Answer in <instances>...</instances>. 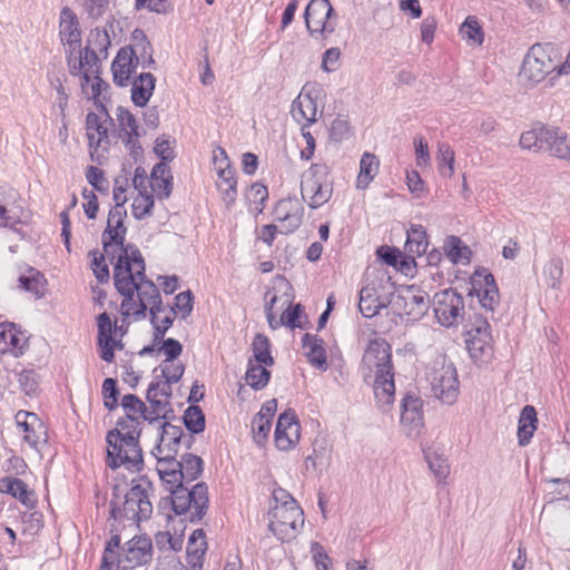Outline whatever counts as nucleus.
<instances>
[{
	"label": "nucleus",
	"mask_w": 570,
	"mask_h": 570,
	"mask_svg": "<svg viewBox=\"0 0 570 570\" xmlns=\"http://www.w3.org/2000/svg\"><path fill=\"white\" fill-rule=\"evenodd\" d=\"M116 119L118 122V137L125 145L127 151L134 161H138L144 154L139 141L140 132L136 117L126 108L118 107L116 110Z\"/></svg>",
	"instance_id": "nucleus-14"
},
{
	"label": "nucleus",
	"mask_w": 570,
	"mask_h": 570,
	"mask_svg": "<svg viewBox=\"0 0 570 570\" xmlns=\"http://www.w3.org/2000/svg\"><path fill=\"white\" fill-rule=\"evenodd\" d=\"M171 494L173 510L178 515H185V520L197 522L203 519L208 508V489L203 482L189 489L186 484L179 487L165 484Z\"/></svg>",
	"instance_id": "nucleus-5"
},
{
	"label": "nucleus",
	"mask_w": 570,
	"mask_h": 570,
	"mask_svg": "<svg viewBox=\"0 0 570 570\" xmlns=\"http://www.w3.org/2000/svg\"><path fill=\"white\" fill-rule=\"evenodd\" d=\"M333 194V180L330 167L325 164H313L301 178V195L304 202L313 208L326 204Z\"/></svg>",
	"instance_id": "nucleus-7"
},
{
	"label": "nucleus",
	"mask_w": 570,
	"mask_h": 570,
	"mask_svg": "<svg viewBox=\"0 0 570 570\" xmlns=\"http://www.w3.org/2000/svg\"><path fill=\"white\" fill-rule=\"evenodd\" d=\"M149 313L150 321L155 330V341L160 340L164 337L168 328L173 325V322L176 316L175 309L165 306L163 305V303H160L159 305H154L153 307H150Z\"/></svg>",
	"instance_id": "nucleus-33"
},
{
	"label": "nucleus",
	"mask_w": 570,
	"mask_h": 570,
	"mask_svg": "<svg viewBox=\"0 0 570 570\" xmlns=\"http://www.w3.org/2000/svg\"><path fill=\"white\" fill-rule=\"evenodd\" d=\"M380 160L372 153H364L360 161V173L356 178V187L365 189L379 173Z\"/></svg>",
	"instance_id": "nucleus-37"
},
{
	"label": "nucleus",
	"mask_w": 570,
	"mask_h": 570,
	"mask_svg": "<svg viewBox=\"0 0 570 570\" xmlns=\"http://www.w3.org/2000/svg\"><path fill=\"white\" fill-rule=\"evenodd\" d=\"M141 432L132 426H115L106 434V465L111 470L125 468L129 472L144 469L142 449L139 443Z\"/></svg>",
	"instance_id": "nucleus-3"
},
{
	"label": "nucleus",
	"mask_w": 570,
	"mask_h": 570,
	"mask_svg": "<svg viewBox=\"0 0 570 570\" xmlns=\"http://www.w3.org/2000/svg\"><path fill=\"white\" fill-rule=\"evenodd\" d=\"M177 453L178 452L174 451L171 448H166L158 443L151 450V454L157 461L156 471L164 484L168 478L175 479L177 476V472L175 471V469L179 466V461L176 460Z\"/></svg>",
	"instance_id": "nucleus-27"
},
{
	"label": "nucleus",
	"mask_w": 570,
	"mask_h": 570,
	"mask_svg": "<svg viewBox=\"0 0 570 570\" xmlns=\"http://www.w3.org/2000/svg\"><path fill=\"white\" fill-rule=\"evenodd\" d=\"M459 31L461 37L471 45L481 46L484 41L482 27L475 16H468Z\"/></svg>",
	"instance_id": "nucleus-44"
},
{
	"label": "nucleus",
	"mask_w": 570,
	"mask_h": 570,
	"mask_svg": "<svg viewBox=\"0 0 570 570\" xmlns=\"http://www.w3.org/2000/svg\"><path fill=\"white\" fill-rule=\"evenodd\" d=\"M89 255L92 257L91 269L99 283H107L109 281L110 274L109 268L106 263V253H99L97 249L90 250Z\"/></svg>",
	"instance_id": "nucleus-54"
},
{
	"label": "nucleus",
	"mask_w": 570,
	"mask_h": 570,
	"mask_svg": "<svg viewBox=\"0 0 570 570\" xmlns=\"http://www.w3.org/2000/svg\"><path fill=\"white\" fill-rule=\"evenodd\" d=\"M299 423L294 410L283 412L275 428V445L282 451L292 449L299 440Z\"/></svg>",
	"instance_id": "nucleus-22"
},
{
	"label": "nucleus",
	"mask_w": 570,
	"mask_h": 570,
	"mask_svg": "<svg viewBox=\"0 0 570 570\" xmlns=\"http://www.w3.org/2000/svg\"><path fill=\"white\" fill-rule=\"evenodd\" d=\"M553 68L551 59L543 49L540 46H533L523 59L519 77L528 85L539 83Z\"/></svg>",
	"instance_id": "nucleus-15"
},
{
	"label": "nucleus",
	"mask_w": 570,
	"mask_h": 570,
	"mask_svg": "<svg viewBox=\"0 0 570 570\" xmlns=\"http://www.w3.org/2000/svg\"><path fill=\"white\" fill-rule=\"evenodd\" d=\"M537 411L532 405H525L520 413L518 422V443L525 446L530 443L534 431L537 430Z\"/></svg>",
	"instance_id": "nucleus-34"
},
{
	"label": "nucleus",
	"mask_w": 570,
	"mask_h": 570,
	"mask_svg": "<svg viewBox=\"0 0 570 570\" xmlns=\"http://www.w3.org/2000/svg\"><path fill=\"white\" fill-rule=\"evenodd\" d=\"M148 489L149 485H132L125 495L122 508H111V518L115 520L126 519L134 523L148 520L153 513Z\"/></svg>",
	"instance_id": "nucleus-9"
},
{
	"label": "nucleus",
	"mask_w": 570,
	"mask_h": 570,
	"mask_svg": "<svg viewBox=\"0 0 570 570\" xmlns=\"http://www.w3.org/2000/svg\"><path fill=\"white\" fill-rule=\"evenodd\" d=\"M97 341L100 347V357L105 362L111 363L115 358V348H122L120 340L117 341L112 337V334L116 333V324L112 323L109 315L104 312L97 317Z\"/></svg>",
	"instance_id": "nucleus-24"
},
{
	"label": "nucleus",
	"mask_w": 570,
	"mask_h": 570,
	"mask_svg": "<svg viewBox=\"0 0 570 570\" xmlns=\"http://www.w3.org/2000/svg\"><path fill=\"white\" fill-rule=\"evenodd\" d=\"M426 380L435 399L452 405L460 393V383L455 366L444 358L435 361L426 373Z\"/></svg>",
	"instance_id": "nucleus-8"
},
{
	"label": "nucleus",
	"mask_w": 570,
	"mask_h": 570,
	"mask_svg": "<svg viewBox=\"0 0 570 570\" xmlns=\"http://www.w3.org/2000/svg\"><path fill=\"white\" fill-rule=\"evenodd\" d=\"M466 348L471 358L479 364H487L493 356L490 325L482 320L468 331Z\"/></svg>",
	"instance_id": "nucleus-16"
},
{
	"label": "nucleus",
	"mask_w": 570,
	"mask_h": 570,
	"mask_svg": "<svg viewBox=\"0 0 570 570\" xmlns=\"http://www.w3.org/2000/svg\"><path fill=\"white\" fill-rule=\"evenodd\" d=\"M320 89L304 87L294 99L291 108L293 119L302 127H309L318 119L317 98Z\"/></svg>",
	"instance_id": "nucleus-17"
},
{
	"label": "nucleus",
	"mask_w": 570,
	"mask_h": 570,
	"mask_svg": "<svg viewBox=\"0 0 570 570\" xmlns=\"http://www.w3.org/2000/svg\"><path fill=\"white\" fill-rule=\"evenodd\" d=\"M154 204V196L150 193H142L140 190V194L132 202V215L137 219H144L151 214Z\"/></svg>",
	"instance_id": "nucleus-52"
},
{
	"label": "nucleus",
	"mask_w": 570,
	"mask_h": 570,
	"mask_svg": "<svg viewBox=\"0 0 570 570\" xmlns=\"http://www.w3.org/2000/svg\"><path fill=\"white\" fill-rule=\"evenodd\" d=\"M386 306L385 299L377 295L376 288L371 285L363 286L360 291L358 309L366 318H371Z\"/></svg>",
	"instance_id": "nucleus-32"
},
{
	"label": "nucleus",
	"mask_w": 570,
	"mask_h": 570,
	"mask_svg": "<svg viewBox=\"0 0 570 570\" xmlns=\"http://www.w3.org/2000/svg\"><path fill=\"white\" fill-rule=\"evenodd\" d=\"M77 52L85 68L81 81V86L85 87L90 82L91 75L99 72V59L96 51L89 47H86L83 50L79 49Z\"/></svg>",
	"instance_id": "nucleus-46"
},
{
	"label": "nucleus",
	"mask_w": 570,
	"mask_h": 570,
	"mask_svg": "<svg viewBox=\"0 0 570 570\" xmlns=\"http://www.w3.org/2000/svg\"><path fill=\"white\" fill-rule=\"evenodd\" d=\"M436 159L441 174L448 177H452L454 174L455 155L454 150L450 147L449 144H439Z\"/></svg>",
	"instance_id": "nucleus-49"
},
{
	"label": "nucleus",
	"mask_w": 570,
	"mask_h": 570,
	"mask_svg": "<svg viewBox=\"0 0 570 570\" xmlns=\"http://www.w3.org/2000/svg\"><path fill=\"white\" fill-rule=\"evenodd\" d=\"M156 570H186L179 559L173 553H164L157 560Z\"/></svg>",
	"instance_id": "nucleus-64"
},
{
	"label": "nucleus",
	"mask_w": 570,
	"mask_h": 570,
	"mask_svg": "<svg viewBox=\"0 0 570 570\" xmlns=\"http://www.w3.org/2000/svg\"><path fill=\"white\" fill-rule=\"evenodd\" d=\"M302 344L309 363L318 370H326L327 358L323 340L306 333L302 338Z\"/></svg>",
	"instance_id": "nucleus-31"
},
{
	"label": "nucleus",
	"mask_w": 570,
	"mask_h": 570,
	"mask_svg": "<svg viewBox=\"0 0 570 570\" xmlns=\"http://www.w3.org/2000/svg\"><path fill=\"white\" fill-rule=\"evenodd\" d=\"M220 155L223 156V159L220 163L225 164V166H219L217 174H218V183L217 187L222 193V197L225 203L232 204L235 200L236 196V178L234 170L232 169L229 163L226 159V153L220 149Z\"/></svg>",
	"instance_id": "nucleus-30"
},
{
	"label": "nucleus",
	"mask_w": 570,
	"mask_h": 570,
	"mask_svg": "<svg viewBox=\"0 0 570 570\" xmlns=\"http://www.w3.org/2000/svg\"><path fill=\"white\" fill-rule=\"evenodd\" d=\"M120 550V537L118 534L111 535L106 543L99 570H110V566L116 562Z\"/></svg>",
	"instance_id": "nucleus-51"
},
{
	"label": "nucleus",
	"mask_w": 570,
	"mask_h": 570,
	"mask_svg": "<svg viewBox=\"0 0 570 570\" xmlns=\"http://www.w3.org/2000/svg\"><path fill=\"white\" fill-rule=\"evenodd\" d=\"M155 544L158 549L165 550V553H169L181 548V540L173 538L169 532H157L155 534Z\"/></svg>",
	"instance_id": "nucleus-59"
},
{
	"label": "nucleus",
	"mask_w": 570,
	"mask_h": 570,
	"mask_svg": "<svg viewBox=\"0 0 570 570\" xmlns=\"http://www.w3.org/2000/svg\"><path fill=\"white\" fill-rule=\"evenodd\" d=\"M119 391L115 379H106L102 383L104 405L108 411H114L118 406Z\"/></svg>",
	"instance_id": "nucleus-56"
},
{
	"label": "nucleus",
	"mask_w": 570,
	"mask_h": 570,
	"mask_svg": "<svg viewBox=\"0 0 570 570\" xmlns=\"http://www.w3.org/2000/svg\"><path fill=\"white\" fill-rule=\"evenodd\" d=\"M134 35L136 45L121 48L111 65L114 82L119 87L128 86L131 75L137 68L139 57L142 59V67H148L155 62L151 57V46L142 31L136 30Z\"/></svg>",
	"instance_id": "nucleus-4"
},
{
	"label": "nucleus",
	"mask_w": 570,
	"mask_h": 570,
	"mask_svg": "<svg viewBox=\"0 0 570 570\" xmlns=\"http://www.w3.org/2000/svg\"><path fill=\"white\" fill-rule=\"evenodd\" d=\"M160 371V377L177 383L185 372V366L180 362L175 361H163L158 366Z\"/></svg>",
	"instance_id": "nucleus-55"
},
{
	"label": "nucleus",
	"mask_w": 570,
	"mask_h": 570,
	"mask_svg": "<svg viewBox=\"0 0 570 570\" xmlns=\"http://www.w3.org/2000/svg\"><path fill=\"white\" fill-rule=\"evenodd\" d=\"M114 282L124 297L120 305L124 316L144 318L148 307L163 303L158 287L146 278L142 255L129 261L126 256L119 258L114 266Z\"/></svg>",
	"instance_id": "nucleus-1"
},
{
	"label": "nucleus",
	"mask_w": 570,
	"mask_h": 570,
	"mask_svg": "<svg viewBox=\"0 0 570 570\" xmlns=\"http://www.w3.org/2000/svg\"><path fill=\"white\" fill-rule=\"evenodd\" d=\"M306 28L312 36L327 37L335 31L337 16L328 0H311L304 12Z\"/></svg>",
	"instance_id": "nucleus-12"
},
{
	"label": "nucleus",
	"mask_w": 570,
	"mask_h": 570,
	"mask_svg": "<svg viewBox=\"0 0 570 570\" xmlns=\"http://www.w3.org/2000/svg\"><path fill=\"white\" fill-rule=\"evenodd\" d=\"M151 540L147 537H134L121 548L116 563L145 569V566L151 560Z\"/></svg>",
	"instance_id": "nucleus-18"
},
{
	"label": "nucleus",
	"mask_w": 570,
	"mask_h": 570,
	"mask_svg": "<svg viewBox=\"0 0 570 570\" xmlns=\"http://www.w3.org/2000/svg\"><path fill=\"white\" fill-rule=\"evenodd\" d=\"M433 311L442 326H455L464 317L463 297L453 288L443 289L433 297Z\"/></svg>",
	"instance_id": "nucleus-11"
},
{
	"label": "nucleus",
	"mask_w": 570,
	"mask_h": 570,
	"mask_svg": "<svg viewBox=\"0 0 570 570\" xmlns=\"http://www.w3.org/2000/svg\"><path fill=\"white\" fill-rule=\"evenodd\" d=\"M253 350V362L264 364L265 366H272L274 358L271 354V344L267 336L257 334L252 343Z\"/></svg>",
	"instance_id": "nucleus-45"
},
{
	"label": "nucleus",
	"mask_w": 570,
	"mask_h": 570,
	"mask_svg": "<svg viewBox=\"0 0 570 570\" xmlns=\"http://www.w3.org/2000/svg\"><path fill=\"white\" fill-rule=\"evenodd\" d=\"M425 461L438 481L445 482L450 474V466L446 458L434 451H426Z\"/></svg>",
	"instance_id": "nucleus-47"
},
{
	"label": "nucleus",
	"mask_w": 570,
	"mask_h": 570,
	"mask_svg": "<svg viewBox=\"0 0 570 570\" xmlns=\"http://www.w3.org/2000/svg\"><path fill=\"white\" fill-rule=\"evenodd\" d=\"M18 281L22 291L31 293L37 298L45 295L47 281L40 272L30 268L29 275H21Z\"/></svg>",
	"instance_id": "nucleus-41"
},
{
	"label": "nucleus",
	"mask_w": 570,
	"mask_h": 570,
	"mask_svg": "<svg viewBox=\"0 0 570 570\" xmlns=\"http://www.w3.org/2000/svg\"><path fill=\"white\" fill-rule=\"evenodd\" d=\"M430 295L421 287L411 285L393 301V307L400 315H405L410 321L421 320L430 308Z\"/></svg>",
	"instance_id": "nucleus-13"
},
{
	"label": "nucleus",
	"mask_w": 570,
	"mask_h": 570,
	"mask_svg": "<svg viewBox=\"0 0 570 570\" xmlns=\"http://www.w3.org/2000/svg\"><path fill=\"white\" fill-rule=\"evenodd\" d=\"M401 424L407 429V434L416 433L423 426L422 400L407 394L401 404Z\"/></svg>",
	"instance_id": "nucleus-26"
},
{
	"label": "nucleus",
	"mask_w": 570,
	"mask_h": 570,
	"mask_svg": "<svg viewBox=\"0 0 570 570\" xmlns=\"http://www.w3.org/2000/svg\"><path fill=\"white\" fill-rule=\"evenodd\" d=\"M304 208L297 199H281L275 208L274 216L278 223L281 234H292L302 224Z\"/></svg>",
	"instance_id": "nucleus-21"
},
{
	"label": "nucleus",
	"mask_w": 570,
	"mask_h": 570,
	"mask_svg": "<svg viewBox=\"0 0 570 570\" xmlns=\"http://www.w3.org/2000/svg\"><path fill=\"white\" fill-rule=\"evenodd\" d=\"M541 126L523 132L520 137V146L528 150H540L541 149Z\"/></svg>",
	"instance_id": "nucleus-61"
},
{
	"label": "nucleus",
	"mask_w": 570,
	"mask_h": 570,
	"mask_svg": "<svg viewBox=\"0 0 570 570\" xmlns=\"http://www.w3.org/2000/svg\"><path fill=\"white\" fill-rule=\"evenodd\" d=\"M271 372L265 367V365L253 362V360L249 358L245 373L246 383L255 391H259L268 384Z\"/></svg>",
	"instance_id": "nucleus-40"
},
{
	"label": "nucleus",
	"mask_w": 570,
	"mask_h": 570,
	"mask_svg": "<svg viewBox=\"0 0 570 570\" xmlns=\"http://www.w3.org/2000/svg\"><path fill=\"white\" fill-rule=\"evenodd\" d=\"M59 37L66 52H77L81 47V29L75 11L63 7L59 16Z\"/></svg>",
	"instance_id": "nucleus-20"
},
{
	"label": "nucleus",
	"mask_w": 570,
	"mask_h": 570,
	"mask_svg": "<svg viewBox=\"0 0 570 570\" xmlns=\"http://www.w3.org/2000/svg\"><path fill=\"white\" fill-rule=\"evenodd\" d=\"M183 435L184 431L180 426L166 422L161 425V433L159 435L158 444H161L166 448H171L174 451L178 452Z\"/></svg>",
	"instance_id": "nucleus-48"
},
{
	"label": "nucleus",
	"mask_w": 570,
	"mask_h": 570,
	"mask_svg": "<svg viewBox=\"0 0 570 570\" xmlns=\"http://www.w3.org/2000/svg\"><path fill=\"white\" fill-rule=\"evenodd\" d=\"M304 525V512L301 507L271 508L268 529L282 542L297 537Z\"/></svg>",
	"instance_id": "nucleus-10"
},
{
	"label": "nucleus",
	"mask_w": 570,
	"mask_h": 570,
	"mask_svg": "<svg viewBox=\"0 0 570 570\" xmlns=\"http://www.w3.org/2000/svg\"><path fill=\"white\" fill-rule=\"evenodd\" d=\"M0 492L10 494L29 509L35 508L37 502L33 492L18 478L6 476L0 479Z\"/></svg>",
	"instance_id": "nucleus-29"
},
{
	"label": "nucleus",
	"mask_w": 570,
	"mask_h": 570,
	"mask_svg": "<svg viewBox=\"0 0 570 570\" xmlns=\"http://www.w3.org/2000/svg\"><path fill=\"white\" fill-rule=\"evenodd\" d=\"M175 314L185 320L193 311V294L190 291L181 292L175 297Z\"/></svg>",
	"instance_id": "nucleus-57"
},
{
	"label": "nucleus",
	"mask_w": 570,
	"mask_h": 570,
	"mask_svg": "<svg viewBox=\"0 0 570 570\" xmlns=\"http://www.w3.org/2000/svg\"><path fill=\"white\" fill-rule=\"evenodd\" d=\"M177 476L168 478L165 484H171V487H179L181 484H188L196 480L203 471V460L195 454H186L183 460L179 461L178 469H175Z\"/></svg>",
	"instance_id": "nucleus-28"
},
{
	"label": "nucleus",
	"mask_w": 570,
	"mask_h": 570,
	"mask_svg": "<svg viewBox=\"0 0 570 570\" xmlns=\"http://www.w3.org/2000/svg\"><path fill=\"white\" fill-rule=\"evenodd\" d=\"M559 136L560 139L556 141L549 151L552 156L570 163V145L568 142V136L563 130H560Z\"/></svg>",
	"instance_id": "nucleus-63"
},
{
	"label": "nucleus",
	"mask_w": 570,
	"mask_h": 570,
	"mask_svg": "<svg viewBox=\"0 0 570 570\" xmlns=\"http://www.w3.org/2000/svg\"><path fill=\"white\" fill-rule=\"evenodd\" d=\"M126 216V210L111 208L108 215L107 226L101 235L102 247L106 256L111 259H116V262L125 256L129 261L137 255H141L134 245L125 244L127 228L124 225V219Z\"/></svg>",
	"instance_id": "nucleus-6"
},
{
	"label": "nucleus",
	"mask_w": 570,
	"mask_h": 570,
	"mask_svg": "<svg viewBox=\"0 0 570 570\" xmlns=\"http://www.w3.org/2000/svg\"><path fill=\"white\" fill-rule=\"evenodd\" d=\"M311 553L317 570H330L331 559L321 543L313 542L311 546Z\"/></svg>",
	"instance_id": "nucleus-62"
},
{
	"label": "nucleus",
	"mask_w": 570,
	"mask_h": 570,
	"mask_svg": "<svg viewBox=\"0 0 570 570\" xmlns=\"http://www.w3.org/2000/svg\"><path fill=\"white\" fill-rule=\"evenodd\" d=\"M363 380L372 381L375 399L383 410H386L395 396L392 348L383 338L371 340L363 354L360 365Z\"/></svg>",
	"instance_id": "nucleus-2"
},
{
	"label": "nucleus",
	"mask_w": 570,
	"mask_h": 570,
	"mask_svg": "<svg viewBox=\"0 0 570 570\" xmlns=\"http://www.w3.org/2000/svg\"><path fill=\"white\" fill-rule=\"evenodd\" d=\"M108 121H111V118L107 112L105 118L95 112H89L86 116V135L92 160L98 159L100 148L107 150L109 146L108 128L106 126Z\"/></svg>",
	"instance_id": "nucleus-19"
},
{
	"label": "nucleus",
	"mask_w": 570,
	"mask_h": 570,
	"mask_svg": "<svg viewBox=\"0 0 570 570\" xmlns=\"http://www.w3.org/2000/svg\"><path fill=\"white\" fill-rule=\"evenodd\" d=\"M302 315H303L302 305L296 304L282 313L279 323H282L283 325L288 326L291 328H295V327L303 328L304 325L301 321Z\"/></svg>",
	"instance_id": "nucleus-58"
},
{
	"label": "nucleus",
	"mask_w": 570,
	"mask_h": 570,
	"mask_svg": "<svg viewBox=\"0 0 570 570\" xmlns=\"http://www.w3.org/2000/svg\"><path fill=\"white\" fill-rule=\"evenodd\" d=\"M472 288L484 309L492 312L499 305V289L492 274L476 272L472 279Z\"/></svg>",
	"instance_id": "nucleus-25"
},
{
	"label": "nucleus",
	"mask_w": 570,
	"mask_h": 570,
	"mask_svg": "<svg viewBox=\"0 0 570 570\" xmlns=\"http://www.w3.org/2000/svg\"><path fill=\"white\" fill-rule=\"evenodd\" d=\"M23 337L13 324L0 325V353L18 356L22 354Z\"/></svg>",
	"instance_id": "nucleus-35"
},
{
	"label": "nucleus",
	"mask_w": 570,
	"mask_h": 570,
	"mask_svg": "<svg viewBox=\"0 0 570 570\" xmlns=\"http://www.w3.org/2000/svg\"><path fill=\"white\" fill-rule=\"evenodd\" d=\"M146 399L150 405V409L148 410L149 423H153L159 419H166L168 413L173 412L170 401L156 394V392H154V387H148Z\"/></svg>",
	"instance_id": "nucleus-38"
},
{
	"label": "nucleus",
	"mask_w": 570,
	"mask_h": 570,
	"mask_svg": "<svg viewBox=\"0 0 570 570\" xmlns=\"http://www.w3.org/2000/svg\"><path fill=\"white\" fill-rule=\"evenodd\" d=\"M415 148V163L419 167H426L431 165V156L429 151L428 141L422 136L414 138Z\"/></svg>",
	"instance_id": "nucleus-60"
},
{
	"label": "nucleus",
	"mask_w": 570,
	"mask_h": 570,
	"mask_svg": "<svg viewBox=\"0 0 570 570\" xmlns=\"http://www.w3.org/2000/svg\"><path fill=\"white\" fill-rule=\"evenodd\" d=\"M31 423L29 429L23 433V440L32 448L38 450L48 441V432L43 422L39 417H29Z\"/></svg>",
	"instance_id": "nucleus-43"
},
{
	"label": "nucleus",
	"mask_w": 570,
	"mask_h": 570,
	"mask_svg": "<svg viewBox=\"0 0 570 570\" xmlns=\"http://www.w3.org/2000/svg\"><path fill=\"white\" fill-rule=\"evenodd\" d=\"M120 405L125 411V416L117 420L116 426L130 425L142 432V423L148 421L149 415L146 404L137 395L126 394L122 396Z\"/></svg>",
	"instance_id": "nucleus-23"
},
{
	"label": "nucleus",
	"mask_w": 570,
	"mask_h": 570,
	"mask_svg": "<svg viewBox=\"0 0 570 570\" xmlns=\"http://www.w3.org/2000/svg\"><path fill=\"white\" fill-rule=\"evenodd\" d=\"M542 277L551 289H560L563 277V262L560 257L550 258L543 266Z\"/></svg>",
	"instance_id": "nucleus-42"
},
{
	"label": "nucleus",
	"mask_w": 570,
	"mask_h": 570,
	"mask_svg": "<svg viewBox=\"0 0 570 570\" xmlns=\"http://www.w3.org/2000/svg\"><path fill=\"white\" fill-rule=\"evenodd\" d=\"M429 247L428 235L422 225H412L407 230L405 249L413 255L422 256Z\"/></svg>",
	"instance_id": "nucleus-39"
},
{
	"label": "nucleus",
	"mask_w": 570,
	"mask_h": 570,
	"mask_svg": "<svg viewBox=\"0 0 570 570\" xmlns=\"http://www.w3.org/2000/svg\"><path fill=\"white\" fill-rule=\"evenodd\" d=\"M272 421L263 415H255L252 420L253 439L257 445H263L271 432Z\"/></svg>",
	"instance_id": "nucleus-53"
},
{
	"label": "nucleus",
	"mask_w": 570,
	"mask_h": 570,
	"mask_svg": "<svg viewBox=\"0 0 570 570\" xmlns=\"http://www.w3.org/2000/svg\"><path fill=\"white\" fill-rule=\"evenodd\" d=\"M185 426L191 433H200L205 429V415L198 405H189L183 416Z\"/></svg>",
	"instance_id": "nucleus-50"
},
{
	"label": "nucleus",
	"mask_w": 570,
	"mask_h": 570,
	"mask_svg": "<svg viewBox=\"0 0 570 570\" xmlns=\"http://www.w3.org/2000/svg\"><path fill=\"white\" fill-rule=\"evenodd\" d=\"M155 81L156 79L150 72H144L132 82L131 100L136 106L147 105L153 95Z\"/></svg>",
	"instance_id": "nucleus-36"
}]
</instances>
